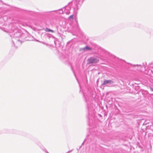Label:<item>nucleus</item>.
<instances>
[{
    "mask_svg": "<svg viewBox=\"0 0 153 153\" xmlns=\"http://www.w3.org/2000/svg\"><path fill=\"white\" fill-rule=\"evenodd\" d=\"M99 61V58L97 56L91 57L88 58L87 60L88 64H95Z\"/></svg>",
    "mask_w": 153,
    "mask_h": 153,
    "instance_id": "nucleus-1",
    "label": "nucleus"
},
{
    "mask_svg": "<svg viewBox=\"0 0 153 153\" xmlns=\"http://www.w3.org/2000/svg\"><path fill=\"white\" fill-rule=\"evenodd\" d=\"M114 82L112 80L105 79L101 84V85H106L108 87H113L115 86L114 84Z\"/></svg>",
    "mask_w": 153,
    "mask_h": 153,
    "instance_id": "nucleus-2",
    "label": "nucleus"
},
{
    "mask_svg": "<svg viewBox=\"0 0 153 153\" xmlns=\"http://www.w3.org/2000/svg\"><path fill=\"white\" fill-rule=\"evenodd\" d=\"M14 33L13 34V36H12L13 37L12 42L14 44V41L16 38H17L20 37L22 36V35H24L23 34H22L20 32H16V30L14 31Z\"/></svg>",
    "mask_w": 153,
    "mask_h": 153,
    "instance_id": "nucleus-3",
    "label": "nucleus"
},
{
    "mask_svg": "<svg viewBox=\"0 0 153 153\" xmlns=\"http://www.w3.org/2000/svg\"><path fill=\"white\" fill-rule=\"evenodd\" d=\"M83 49L84 50H85V51L91 50H92V49L91 48L88 47L87 46H85V47L84 48H83Z\"/></svg>",
    "mask_w": 153,
    "mask_h": 153,
    "instance_id": "nucleus-4",
    "label": "nucleus"
},
{
    "mask_svg": "<svg viewBox=\"0 0 153 153\" xmlns=\"http://www.w3.org/2000/svg\"><path fill=\"white\" fill-rule=\"evenodd\" d=\"M45 30V31L46 32H54V31L53 30H51L50 29H48V28H46Z\"/></svg>",
    "mask_w": 153,
    "mask_h": 153,
    "instance_id": "nucleus-5",
    "label": "nucleus"
},
{
    "mask_svg": "<svg viewBox=\"0 0 153 153\" xmlns=\"http://www.w3.org/2000/svg\"><path fill=\"white\" fill-rule=\"evenodd\" d=\"M69 19H73V15H71L69 17Z\"/></svg>",
    "mask_w": 153,
    "mask_h": 153,
    "instance_id": "nucleus-6",
    "label": "nucleus"
},
{
    "mask_svg": "<svg viewBox=\"0 0 153 153\" xmlns=\"http://www.w3.org/2000/svg\"><path fill=\"white\" fill-rule=\"evenodd\" d=\"M150 90L152 91H153V88H150Z\"/></svg>",
    "mask_w": 153,
    "mask_h": 153,
    "instance_id": "nucleus-7",
    "label": "nucleus"
},
{
    "mask_svg": "<svg viewBox=\"0 0 153 153\" xmlns=\"http://www.w3.org/2000/svg\"><path fill=\"white\" fill-rule=\"evenodd\" d=\"M60 59L62 60V56H61L60 57Z\"/></svg>",
    "mask_w": 153,
    "mask_h": 153,
    "instance_id": "nucleus-8",
    "label": "nucleus"
},
{
    "mask_svg": "<svg viewBox=\"0 0 153 153\" xmlns=\"http://www.w3.org/2000/svg\"><path fill=\"white\" fill-rule=\"evenodd\" d=\"M71 151H72V150H71V151H68V152H67L66 153H69Z\"/></svg>",
    "mask_w": 153,
    "mask_h": 153,
    "instance_id": "nucleus-9",
    "label": "nucleus"
},
{
    "mask_svg": "<svg viewBox=\"0 0 153 153\" xmlns=\"http://www.w3.org/2000/svg\"><path fill=\"white\" fill-rule=\"evenodd\" d=\"M45 152H46L47 153H48L47 152V151L46 150H45Z\"/></svg>",
    "mask_w": 153,
    "mask_h": 153,
    "instance_id": "nucleus-10",
    "label": "nucleus"
},
{
    "mask_svg": "<svg viewBox=\"0 0 153 153\" xmlns=\"http://www.w3.org/2000/svg\"><path fill=\"white\" fill-rule=\"evenodd\" d=\"M17 40L18 41H19V39H17Z\"/></svg>",
    "mask_w": 153,
    "mask_h": 153,
    "instance_id": "nucleus-11",
    "label": "nucleus"
}]
</instances>
